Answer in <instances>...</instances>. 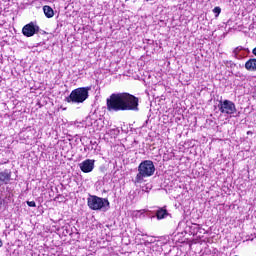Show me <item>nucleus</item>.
<instances>
[{
  "mask_svg": "<svg viewBox=\"0 0 256 256\" xmlns=\"http://www.w3.org/2000/svg\"><path fill=\"white\" fill-rule=\"evenodd\" d=\"M108 111H138L139 98L129 93H113L106 100Z\"/></svg>",
  "mask_w": 256,
  "mask_h": 256,
  "instance_id": "nucleus-1",
  "label": "nucleus"
},
{
  "mask_svg": "<svg viewBox=\"0 0 256 256\" xmlns=\"http://www.w3.org/2000/svg\"><path fill=\"white\" fill-rule=\"evenodd\" d=\"M155 175V164L151 160H144L138 166V174L134 183H143L147 177Z\"/></svg>",
  "mask_w": 256,
  "mask_h": 256,
  "instance_id": "nucleus-2",
  "label": "nucleus"
},
{
  "mask_svg": "<svg viewBox=\"0 0 256 256\" xmlns=\"http://www.w3.org/2000/svg\"><path fill=\"white\" fill-rule=\"evenodd\" d=\"M89 87H81L73 90L66 98L67 103L79 104L85 103L89 99Z\"/></svg>",
  "mask_w": 256,
  "mask_h": 256,
  "instance_id": "nucleus-3",
  "label": "nucleus"
},
{
  "mask_svg": "<svg viewBox=\"0 0 256 256\" xmlns=\"http://www.w3.org/2000/svg\"><path fill=\"white\" fill-rule=\"evenodd\" d=\"M87 205L92 211H109V200L98 196H90Z\"/></svg>",
  "mask_w": 256,
  "mask_h": 256,
  "instance_id": "nucleus-4",
  "label": "nucleus"
},
{
  "mask_svg": "<svg viewBox=\"0 0 256 256\" xmlns=\"http://www.w3.org/2000/svg\"><path fill=\"white\" fill-rule=\"evenodd\" d=\"M218 109L222 115H235L237 113L235 103L230 100H221L218 104Z\"/></svg>",
  "mask_w": 256,
  "mask_h": 256,
  "instance_id": "nucleus-5",
  "label": "nucleus"
},
{
  "mask_svg": "<svg viewBox=\"0 0 256 256\" xmlns=\"http://www.w3.org/2000/svg\"><path fill=\"white\" fill-rule=\"evenodd\" d=\"M38 32L39 26L35 25L33 22L26 24L22 29V33L25 37H33V35Z\"/></svg>",
  "mask_w": 256,
  "mask_h": 256,
  "instance_id": "nucleus-6",
  "label": "nucleus"
},
{
  "mask_svg": "<svg viewBox=\"0 0 256 256\" xmlns=\"http://www.w3.org/2000/svg\"><path fill=\"white\" fill-rule=\"evenodd\" d=\"M80 169L83 173H91L95 169V160L87 159L80 163Z\"/></svg>",
  "mask_w": 256,
  "mask_h": 256,
  "instance_id": "nucleus-7",
  "label": "nucleus"
},
{
  "mask_svg": "<svg viewBox=\"0 0 256 256\" xmlns=\"http://www.w3.org/2000/svg\"><path fill=\"white\" fill-rule=\"evenodd\" d=\"M9 181H11V171L6 169L0 172V183L3 185H9Z\"/></svg>",
  "mask_w": 256,
  "mask_h": 256,
  "instance_id": "nucleus-8",
  "label": "nucleus"
},
{
  "mask_svg": "<svg viewBox=\"0 0 256 256\" xmlns=\"http://www.w3.org/2000/svg\"><path fill=\"white\" fill-rule=\"evenodd\" d=\"M245 69H247V71H256V59L255 58L249 59L245 63Z\"/></svg>",
  "mask_w": 256,
  "mask_h": 256,
  "instance_id": "nucleus-9",
  "label": "nucleus"
},
{
  "mask_svg": "<svg viewBox=\"0 0 256 256\" xmlns=\"http://www.w3.org/2000/svg\"><path fill=\"white\" fill-rule=\"evenodd\" d=\"M132 219H141L145 217V210H134L130 212Z\"/></svg>",
  "mask_w": 256,
  "mask_h": 256,
  "instance_id": "nucleus-10",
  "label": "nucleus"
},
{
  "mask_svg": "<svg viewBox=\"0 0 256 256\" xmlns=\"http://www.w3.org/2000/svg\"><path fill=\"white\" fill-rule=\"evenodd\" d=\"M43 12L48 19H51L55 15L53 8H51L50 6H44Z\"/></svg>",
  "mask_w": 256,
  "mask_h": 256,
  "instance_id": "nucleus-11",
  "label": "nucleus"
},
{
  "mask_svg": "<svg viewBox=\"0 0 256 256\" xmlns=\"http://www.w3.org/2000/svg\"><path fill=\"white\" fill-rule=\"evenodd\" d=\"M167 215H169V213L164 208H160L156 212L157 219H165V217H167Z\"/></svg>",
  "mask_w": 256,
  "mask_h": 256,
  "instance_id": "nucleus-12",
  "label": "nucleus"
},
{
  "mask_svg": "<svg viewBox=\"0 0 256 256\" xmlns=\"http://www.w3.org/2000/svg\"><path fill=\"white\" fill-rule=\"evenodd\" d=\"M243 51V47H236L233 51V54L235 55V57H237V55H239V52Z\"/></svg>",
  "mask_w": 256,
  "mask_h": 256,
  "instance_id": "nucleus-13",
  "label": "nucleus"
},
{
  "mask_svg": "<svg viewBox=\"0 0 256 256\" xmlns=\"http://www.w3.org/2000/svg\"><path fill=\"white\" fill-rule=\"evenodd\" d=\"M213 13L216 14V17H219V15L221 14V8L220 7H215L213 9Z\"/></svg>",
  "mask_w": 256,
  "mask_h": 256,
  "instance_id": "nucleus-14",
  "label": "nucleus"
},
{
  "mask_svg": "<svg viewBox=\"0 0 256 256\" xmlns=\"http://www.w3.org/2000/svg\"><path fill=\"white\" fill-rule=\"evenodd\" d=\"M27 205L28 207H37V204L35 203V201H27Z\"/></svg>",
  "mask_w": 256,
  "mask_h": 256,
  "instance_id": "nucleus-15",
  "label": "nucleus"
},
{
  "mask_svg": "<svg viewBox=\"0 0 256 256\" xmlns=\"http://www.w3.org/2000/svg\"><path fill=\"white\" fill-rule=\"evenodd\" d=\"M253 55L256 57V47L252 50Z\"/></svg>",
  "mask_w": 256,
  "mask_h": 256,
  "instance_id": "nucleus-16",
  "label": "nucleus"
},
{
  "mask_svg": "<svg viewBox=\"0 0 256 256\" xmlns=\"http://www.w3.org/2000/svg\"><path fill=\"white\" fill-rule=\"evenodd\" d=\"M3 247V240L0 239V248Z\"/></svg>",
  "mask_w": 256,
  "mask_h": 256,
  "instance_id": "nucleus-17",
  "label": "nucleus"
}]
</instances>
